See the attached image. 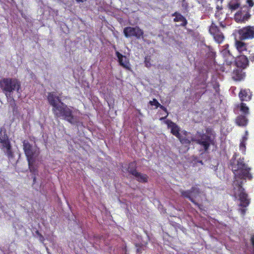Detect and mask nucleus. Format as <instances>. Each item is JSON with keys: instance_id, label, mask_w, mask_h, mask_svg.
<instances>
[{"instance_id": "obj_1", "label": "nucleus", "mask_w": 254, "mask_h": 254, "mask_svg": "<svg viewBox=\"0 0 254 254\" xmlns=\"http://www.w3.org/2000/svg\"><path fill=\"white\" fill-rule=\"evenodd\" d=\"M230 166L234 175L233 182L234 196L236 197H239L241 206L247 207L250 203V199L248 198V194L245 192L242 186L244 180H252L253 177L250 173L251 168L245 163L244 158L236 160L235 155L230 161Z\"/></svg>"}, {"instance_id": "obj_2", "label": "nucleus", "mask_w": 254, "mask_h": 254, "mask_svg": "<svg viewBox=\"0 0 254 254\" xmlns=\"http://www.w3.org/2000/svg\"><path fill=\"white\" fill-rule=\"evenodd\" d=\"M187 133V131H185L184 133L185 135L181 134L180 136L178 137L182 144H190L191 141H193L202 146L205 151H207L208 150L212 142L210 136L205 133L197 131L195 136L191 137V139H190L186 136Z\"/></svg>"}, {"instance_id": "obj_3", "label": "nucleus", "mask_w": 254, "mask_h": 254, "mask_svg": "<svg viewBox=\"0 0 254 254\" xmlns=\"http://www.w3.org/2000/svg\"><path fill=\"white\" fill-rule=\"evenodd\" d=\"M0 88L7 99L12 98L13 100V97L11 96V93L15 90L19 92L21 83L16 78H3L0 80Z\"/></svg>"}, {"instance_id": "obj_4", "label": "nucleus", "mask_w": 254, "mask_h": 254, "mask_svg": "<svg viewBox=\"0 0 254 254\" xmlns=\"http://www.w3.org/2000/svg\"><path fill=\"white\" fill-rule=\"evenodd\" d=\"M55 118H62L71 124L75 123L72 110L63 102L56 108L52 109Z\"/></svg>"}, {"instance_id": "obj_5", "label": "nucleus", "mask_w": 254, "mask_h": 254, "mask_svg": "<svg viewBox=\"0 0 254 254\" xmlns=\"http://www.w3.org/2000/svg\"><path fill=\"white\" fill-rule=\"evenodd\" d=\"M0 148L5 153L9 160L14 158L12 146L6 130L4 127L0 128Z\"/></svg>"}, {"instance_id": "obj_6", "label": "nucleus", "mask_w": 254, "mask_h": 254, "mask_svg": "<svg viewBox=\"0 0 254 254\" xmlns=\"http://www.w3.org/2000/svg\"><path fill=\"white\" fill-rule=\"evenodd\" d=\"M22 143L23 149L28 162L30 164V162H34L35 158L39 154V151L35 149L27 140H24Z\"/></svg>"}, {"instance_id": "obj_7", "label": "nucleus", "mask_w": 254, "mask_h": 254, "mask_svg": "<svg viewBox=\"0 0 254 254\" xmlns=\"http://www.w3.org/2000/svg\"><path fill=\"white\" fill-rule=\"evenodd\" d=\"M180 192L183 197L188 198L195 205L197 206L200 210H202V205L197 203L191 196L192 194L198 195L201 193V190L199 188L193 186L189 190H181Z\"/></svg>"}, {"instance_id": "obj_8", "label": "nucleus", "mask_w": 254, "mask_h": 254, "mask_svg": "<svg viewBox=\"0 0 254 254\" xmlns=\"http://www.w3.org/2000/svg\"><path fill=\"white\" fill-rule=\"evenodd\" d=\"M123 33L127 38L135 37L137 39H140L144 38V31L138 26L126 27L124 29Z\"/></svg>"}, {"instance_id": "obj_9", "label": "nucleus", "mask_w": 254, "mask_h": 254, "mask_svg": "<svg viewBox=\"0 0 254 254\" xmlns=\"http://www.w3.org/2000/svg\"><path fill=\"white\" fill-rule=\"evenodd\" d=\"M240 40L254 39V26H247L237 31Z\"/></svg>"}, {"instance_id": "obj_10", "label": "nucleus", "mask_w": 254, "mask_h": 254, "mask_svg": "<svg viewBox=\"0 0 254 254\" xmlns=\"http://www.w3.org/2000/svg\"><path fill=\"white\" fill-rule=\"evenodd\" d=\"M209 31L217 43L221 44L224 41V36L223 34L214 23L212 22L209 27Z\"/></svg>"}, {"instance_id": "obj_11", "label": "nucleus", "mask_w": 254, "mask_h": 254, "mask_svg": "<svg viewBox=\"0 0 254 254\" xmlns=\"http://www.w3.org/2000/svg\"><path fill=\"white\" fill-rule=\"evenodd\" d=\"M235 64L237 67L245 69L249 65V59L244 54H241L236 58Z\"/></svg>"}, {"instance_id": "obj_12", "label": "nucleus", "mask_w": 254, "mask_h": 254, "mask_svg": "<svg viewBox=\"0 0 254 254\" xmlns=\"http://www.w3.org/2000/svg\"><path fill=\"white\" fill-rule=\"evenodd\" d=\"M47 100L50 105L53 107V108H56L60 105L58 103L61 104L63 103L61 101L60 97L57 96L54 92H49L47 96Z\"/></svg>"}, {"instance_id": "obj_13", "label": "nucleus", "mask_w": 254, "mask_h": 254, "mask_svg": "<svg viewBox=\"0 0 254 254\" xmlns=\"http://www.w3.org/2000/svg\"><path fill=\"white\" fill-rule=\"evenodd\" d=\"M116 55L118 59V62L120 65L123 66L124 68L129 70L130 69V66L129 63L128 59L126 56H123L119 52H116Z\"/></svg>"}, {"instance_id": "obj_14", "label": "nucleus", "mask_w": 254, "mask_h": 254, "mask_svg": "<svg viewBox=\"0 0 254 254\" xmlns=\"http://www.w3.org/2000/svg\"><path fill=\"white\" fill-rule=\"evenodd\" d=\"M165 124L167 125L168 127L171 129V133L177 138L180 136V127L171 120H167L165 121Z\"/></svg>"}, {"instance_id": "obj_15", "label": "nucleus", "mask_w": 254, "mask_h": 254, "mask_svg": "<svg viewBox=\"0 0 254 254\" xmlns=\"http://www.w3.org/2000/svg\"><path fill=\"white\" fill-rule=\"evenodd\" d=\"M251 17V14L248 11L243 14L241 10L238 11L234 16L235 20L238 23H243L247 21Z\"/></svg>"}, {"instance_id": "obj_16", "label": "nucleus", "mask_w": 254, "mask_h": 254, "mask_svg": "<svg viewBox=\"0 0 254 254\" xmlns=\"http://www.w3.org/2000/svg\"><path fill=\"white\" fill-rule=\"evenodd\" d=\"M243 68H237L234 70L232 73V78L235 81H241L243 80L246 76L245 72L243 71Z\"/></svg>"}, {"instance_id": "obj_17", "label": "nucleus", "mask_w": 254, "mask_h": 254, "mask_svg": "<svg viewBox=\"0 0 254 254\" xmlns=\"http://www.w3.org/2000/svg\"><path fill=\"white\" fill-rule=\"evenodd\" d=\"M252 96V92L249 89H242L239 93V97L241 101H249L251 100Z\"/></svg>"}, {"instance_id": "obj_18", "label": "nucleus", "mask_w": 254, "mask_h": 254, "mask_svg": "<svg viewBox=\"0 0 254 254\" xmlns=\"http://www.w3.org/2000/svg\"><path fill=\"white\" fill-rule=\"evenodd\" d=\"M243 41L236 39L235 41V47L240 54H243L247 51V45Z\"/></svg>"}, {"instance_id": "obj_19", "label": "nucleus", "mask_w": 254, "mask_h": 254, "mask_svg": "<svg viewBox=\"0 0 254 254\" xmlns=\"http://www.w3.org/2000/svg\"><path fill=\"white\" fill-rule=\"evenodd\" d=\"M236 124L240 127H246L248 124V120L246 115H239L235 119Z\"/></svg>"}, {"instance_id": "obj_20", "label": "nucleus", "mask_w": 254, "mask_h": 254, "mask_svg": "<svg viewBox=\"0 0 254 254\" xmlns=\"http://www.w3.org/2000/svg\"><path fill=\"white\" fill-rule=\"evenodd\" d=\"M172 15L175 16L174 19V21L175 22H182L181 25L183 26H185L187 25L188 21L186 18L181 14L177 12H175L172 14Z\"/></svg>"}, {"instance_id": "obj_21", "label": "nucleus", "mask_w": 254, "mask_h": 254, "mask_svg": "<svg viewBox=\"0 0 254 254\" xmlns=\"http://www.w3.org/2000/svg\"><path fill=\"white\" fill-rule=\"evenodd\" d=\"M133 174V176L135 177L136 180L142 183H145L148 182V176L144 174H142L141 173L137 172Z\"/></svg>"}, {"instance_id": "obj_22", "label": "nucleus", "mask_w": 254, "mask_h": 254, "mask_svg": "<svg viewBox=\"0 0 254 254\" xmlns=\"http://www.w3.org/2000/svg\"><path fill=\"white\" fill-rule=\"evenodd\" d=\"M127 171L132 175H133V174L135 173L134 172H137L136 170V164L135 162H132L129 163Z\"/></svg>"}, {"instance_id": "obj_23", "label": "nucleus", "mask_w": 254, "mask_h": 254, "mask_svg": "<svg viewBox=\"0 0 254 254\" xmlns=\"http://www.w3.org/2000/svg\"><path fill=\"white\" fill-rule=\"evenodd\" d=\"M240 111L246 116L249 114V108L245 103H241L239 106Z\"/></svg>"}, {"instance_id": "obj_24", "label": "nucleus", "mask_w": 254, "mask_h": 254, "mask_svg": "<svg viewBox=\"0 0 254 254\" xmlns=\"http://www.w3.org/2000/svg\"><path fill=\"white\" fill-rule=\"evenodd\" d=\"M135 247H136V253L137 254H142L146 248V246L140 243L136 244Z\"/></svg>"}, {"instance_id": "obj_25", "label": "nucleus", "mask_w": 254, "mask_h": 254, "mask_svg": "<svg viewBox=\"0 0 254 254\" xmlns=\"http://www.w3.org/2000/svg\"><path fill=\"white\" fill-rule=\"evenodd\" d=\"M240 3H238V2H236V3H230L229 4V8L230 10H231L232 11L233 10H235L237 9H238L239 7H240Z\"/></svg>"}, {"instance_id": "obj_26", "label": "nucleus", "mask_w": 254, "mask_h": 254, "mask_svg": "<svg viewBox=\"0 0 254 254\" xmlns=\"http://www.w3.org/2000/svg\"><path fill=\"white\" fill-rule=\"evenodd\" d=\"M34 162H30V164H29V163L28 162V164L30 171L35 175L37 173V170L33 166Z\"/></svg>"}, {"instance_id": "obj_27", "label": "nucleus", "mask_w": 254, "mask_h": 254, "mask_svg": "<svg viewBox=\"0 0 254 254\" xmlns=\"http://www.w3.org/2000/svg\"><path fill=\"white\" fill-rule=\"evenodd\" d=\"M246 141H244L243 140L241 141L240 144V150L242 151V152L243 154L245 153L246 152Z\"/></svg>"}, {"instance_id": "obj_28", "label": "nucleus", "mask_w": 254, "mask_h": 254, "mask_svg": "<svg viewBox=\"0 0 254 254\" xmlns=\"http://www.w3.org/2000/svg\"><path fill=\"white\" fill-rule=\"evenodd\" d=\"M151 58L150 56H146L144 59L145 65L147 67H150L151 66Z\"/></svg>"}, {"instance_id": "obj_29", "label": "nucleus", "mask_w": 254, "mask_h": 254, "mask_svg": "<svg viewBox=\"0 0 254 254\" xmlns=\"http://www.w3.org/2000/svg\"><path fill=\"white\" fill-rule=\"evenodd\" d=\"M149 104L151 106H155L156 107V108H157L159 107V105H160V103L158 102V101L156 99H153L152 101H149Z\"/></svg>"}, {"instance_id": "obj_30", "label": "nucleus", "mask_w": 254, "mask_h": 254, "mask_svg": "<svg viewBox=\"0 0 254 254\" xmlns=\"http://www.w3.org/2000/svg\"><path fill=\"white\" fill-rule=\"evenodd\" d=\"M224 49L222 51L223 54L226 55L227 54H228V55H230L231 53L230 52V51L228 49V48L229 47V45L226 44L224 46Z\"/></svg>"}, {"instance_id": "obj_31", "label": "nucleus", "mask_w": 254, "mask_h": 254, "mask_svg": "<svg viewBox=\"0 0 254 254\" xmlns=\"http://www.w3.org/2000/svg\"><path fill=\"white\" fill-rule=\"evenodd\" d=\"M158 108H161L162 110H163L164 111H165L167 113V115L164 117L161 118L160 120H164V119H166L168 115V113L167 112V109L164 106H163V105H162L161 104H160V105H159Z\"/></svg>"}, {"instance_id": "obj_32", "label": "nucleus", "mask_w": 254, "mask_h": 254, "mask_svg": "<svg viewBox=\"0 0 254 254\" xmlns=\"http://www.w3.org/2000/svg\"><path fill=\"white\" fill-rule=\"evenodd\" d=\"M247 4L249 5L250 8H251L254 5V2L253 0H247Z\"/></svg>"}, {"instance_id": "obj_33", "label": "nucleus", "mask_w": 254, "mask_h": 254, "mask_svg": "<svg viewBox=\"0 0 254 254\" xmlns=\"http://www.w3.org/2000/svg\"><path fill=\"white\" fill-rule=\"evenodd\" d=\"M223 8L222 4L216 3V9L218 10H222Z\"/></svg>"}, {"instance_id": "obj_34", "label": "nucleus", "mask_w": 254, "mask_h": 254, "mask_svg": "<svg viewBox=\"0 0 254 254\" xmlns=\"http://www.w3.org/2000/svg\"><path fill=\"white\" fill-rule=\"evenodd\" d=\"M249 60L251 61L252 62H254V53L250 54Z\"/></svg>"}, {"instance_id": "obj_35", "label": "nucleus", "mask_w": 254, "mask_h": 254, "mask_svg": "<svg viewBox=\"0 0 254 254\" xmlns=\"http://www.w3.org/2000/svg\"><path fill=\"white\" fill-rule=\"evenodd\" d=\"M246 210L247 209L245 208H242V209H240V211L242 215L244 216L245 215L246 212Z\"/></svg>"}, {"instance_id": "obj_36", "label": "nucleus", "mask_w": 254, "mask_h": 254, "mask_svg": "<svg viewBox=\"0 0 254 254\" xmlns=\"http://www.w3.org/2000/svg\"><path fill=\"white\" fill-rule=\"evenodd\" d=\"M247 140H248V136H246V135H244L243 136L241 140H243V141H247Z\"/></svg>"}, {"instance_id": "obj_37", "label": "nucleus", "mask_w": 254, "mask_h": 254, "mask_svg": "<svg viewBox=\"0 0 254 254\" xmlns=\"http://www.w3.org/2000/svg\"><path fill=\"white\" fill-rule=\"evenodd\" d=\"M224 0H215L216 3H220V4L222 3V2Z\"/></svg>"}, {"instance_id": "obj_38", "label": "nucleus", "mask_w": 254, "mask_h": 254, "mask_svg": "<svg viewBox=\"0 0 254 254\" xmlns=\"http://www.w3.org/2000/svg\"><path fill=\"white\" fill-rule=\"evenodd\" d=\"M36 233L42 238L43 239V236L39 233V232L38 231H36Z\"/></svg>"}, {"instance_id": "obj_39", "label": "nucleus", "mask_w": 254, "mask_h": 254, "mask_svg": "<svg viewBox=\"0 0 254 254\" xmlns=\"http://www.w3.org/2000/svg\"><path fill=\"white\" fill-rule=\"evenodd\" d=\"M36 177L35 176H34L33 178V183H35L36 182Z\"/></svg>"}, {"instance_id": "obj_40", "label": "nucleus", "mask_w": 254, "mask_h": 254, "mask_svg": "<svg viewBox=\"0 0 254 254\" xmlns=\"http://www.w3.org/2000/svg\"><path fill=\"white\" fill-rule=\"evenodd\" d=\"M245 135H246V136H248V130H246L245 131Z\"/></svg>"}, {"instance_id": "obj_41", "label": "nucleus", "mask_w": 254, "mask_h": 254, "mask_svg": "<svg viewBox=\"0 0 254 254\" xmlns=\"http://www.w3.org/2000/svg\"><path fill=\"white\" fill-rule=\"evenodd\" d=\"M76 0L78 2H82L83 1V0Z\"/></svg>"}, {"instance_id": "obj_42", "label": "nucleus", "mask_w": 254, "mask_h": 254, "mask_svg": "<svg viewBox=\"0 0 254 254\" xmlns=\"http://www.w3.org/2000/svg\"><path fill=\"white\" fill-rule=\"evenodd\" d=\"M220 26L222 27L223 28L225 27V26L222 23H220Z\"/></svg>"}]
</instances>
